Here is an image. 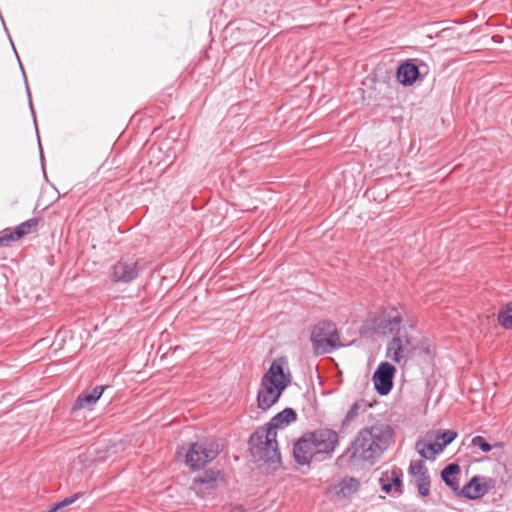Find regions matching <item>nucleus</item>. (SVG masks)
Listing matches in <instances>:
<instances>
[{
    "label": "nucleus",
    "mask_w": 512,
    "mask_h": 512,
    "mask_svg": "<svg viewBox=\"0 0 512 512\" xmlns=\"http://www.w3.org/2000/svg\"><path fill=\"white\" fill-rule=\"evenodd\" d=\"M394 429L387 423L361 428L345 450L335 459L341 470L359 472L375 465L393 443Z\"/></svg>",
    "instance_id": "f257e3e1"
},
{
    "label": "nucleus",
    "mask_w": 512,
    "mask_h": 512,
    "mask_svg": "<svg viewBox=\"0 0 512 512\" xmlns=\"http://www.w3.org/2000/svg\"><path fill=\"white\" fill-rule=\"evenodd\" d=\"M296 420L295 409L286 407L267 423L257 427L247 441L248 450L254 462L263 461L270 471H278L282 467V460L277 441V430L289 426Z\"/></svg>",
    "instance_id": "f03ea898"
},
{
    "label": "nucleus",
    "mask_w": 512,
    "mask_h": 512,
    "mask_svg": "<svg viewBox=\"0 0 512 512\" xmlns=\"http://www.w3.org/2000/svg\"><path fill=\"white\" fill-rule=\"evenodd\" d=\"M291 382L292 375L287 357H277L261 378L256 396L257 407L263 412L269 410L279 401Z\"/></svg>",
    "instance_id": "7ed1b4c3"
},
{
    "label": "nucleus",
    "mask_w": 512,
    "mask_h": 512,
    "mask_svg": "<svg viewBox=\"0 0 512 512\" xmlns=\"http://www.w3.org/2000/svg\"><path fill=\"white\" fill-rule=\"evenodd\" d=\"M221 453L220 445L214 439L204 438L188 444L185 464L193 472L202 470Z\"/></svg>",
    "instance_id": "20e7f679"
},
{
    "label": "nucleus",
    "mask_w": 512,
    "mask_h": 512,
    "mask_svg": "<svg viewBox=\"0 0 512 512\" xmlns=\"http://www.w3.org/2000/svg\"><path fill=\"white\" fill-rule=\"evenodd\" d=\"M310 340L316 355L330 353L342 346L337 329L330 321L318 322L311 331Z\"/></svg>",
    "instance_id": "39448f33"
},
{
    "label": "nucleus",
    "mask_w": 512,
    "mask_h": 512,
    "mask_svg": "<svg viewBox=\"0 0 512 512\" xmlns=\"http://www.w3.org/2000/svg\"><path fill=\"white\" fill-rule=\"evenodd\" d=\"M429 73L428 65L420 59L408 58L399 63L396 68V79L404 87H411L423 80Z\"/></svg>",
    "instance_id": "423d86ee"
},
{
    "label": "nucleus",
    "mask_w": 512,
    "mask_h": 512,
    "mask_svg": "<svg viewBox=\"0 0 512 512\" xmlns=\"http://www.w3.org/2000/svg\"><path fill=\"white\" fill-rule=\"evenodd\" d=\"M322 459L332 457L339 446V433L331 428H317L307 432Z\"/></svg>",
    "instance_id": "0eeeda50"
},
{
    "label": "nucleus",
    "mask_w": 512,
    "mask_h": 512,
    "mask_svg": "<svg viewBox=\"0 0 512 512\" xmlns=\"http://www.w3.org/2000/svg\"><path fill=\"white\" fill-rule=\"evenodd\" d=\"M412 338L404 331L403 334L394 335L386 347V358L398 365H404L407 358L415 351Z\"/></svg>",
    "instance_id": "6e6552de"
},
{
    "label": "nucleus",
    "mask_w": 512,
    "mask_h": 512,
    "mask_svg": "<svg viewBox=\"0 0 512 512\" xmlns=\"http://www.w3.org/2000/svg\"><path fill=\"white\" fill-rule=\"evenodd\" d=\"M496 480L489 476H472L459 491V498L475 501L483 498L490 490L494 489Z\"/></svg>",
    "instance_id": "1a4fd4ad"
},
{
    "label": "nucleus",
    "mask_w": 512,
    "mask_h": 512,
    "mask_svg": "<svg viewBox=\"0 0 512 512\" xmlns=\"http://www.w3.org/2000/svg\"><path fill=\"white\" fill-rule=\"evenodd\" d=\"M396 371V367L387 361L378 364L372 375L374 390L377 394L386 396L391 392Z\"/></svg>",
    "instance_id": "9d476101"
},
{
    "label": "nucleus",
    "mask_w": 512,
    "mask_h": 512,
    "mask_svg": "<svg viewBox=\"0 0 512 512\" xmlns=\"http://www.w3.org/2000/svg\"><path fill=\"white\" fill-rule=\"evenodd\" d=\"M317 456L320 455L307 432L295 440L293 444V458L298 465L309 466Z\"/></svg>",
    "instance_id": "9b49d317"
},
{
    "label": "nucleus",
    "mask_w": 512,
    "mask_h": 512,
    "mask_svg": "<svg viewBox=\"0 0 512 512\" xmlns=\"http://www.w3.org/2000/svg\"><path fill=\"white\" fill-rule=\"evenodd\" d=\"M381 490L391 495L395 493L397 496L403 494V471L397 466H393L390 470L383 471L379 477Z\"/></svg>",
    "instance_id": "f8f14e48"
},
{
    "label": "nucleus",
    "mask_w": 512,
    "mask_h": 512,
    "mask_svg": "<svg viewBox=\"0 0 512 512\" xmlns=\"http://www.w3.org/2000/svg\"><path fill=\"white\" fill-rule=\"evenodd\" d=\"M401 322L402 317L399 314L394 316L384 314L372 320V328L378 335L387 336L393 334L395 331L400 333Z\"/></svg>",
    "instance_id": "ddd939ff"
},
{
    "label": "nucleus",
    "mask_w": 512,
    "mask_h": 512,
    "mask_svg": "<svg viewBox=\"0 0 512 512\" xmlns=\"http://www.w3.org/2000/svg\"><path fill=\"white\" fill-rule=\"evenodd\" d=\"M223 480L221 470L217 468H209L203 470L199 475L193 478L192 486L194 489L205 486L207 490H216L218 487V480Z\"/></svg>",
    "instance_id": "4468645a"
},
{
    "label": "nucleus",
    "mask_w": 512,
    "mask_h": 512,
    "mask_svg": "<svg viewBox=\"0 0 512 512\" xmlns=\"http://www.w3.org/2000/svg\"><path fill=\"white\" fill-rule=\"evenodd\" d=\"M460 472L461 469L457 463H449L440 472L441 480L457 497H459V491H461L457 478Z\"/></svg>",
    "instance_id": "2eb2a0df"
},
{
    "label": "nucleus",
    "mask_w": 512,
    "mask_h": 512,
    "mask_svg": "<svg viewBox=\"0 0 512 512\" xmlns=\"http://www.w3.org/2000/svg\"><path fill=\"white\" fill-rule=\"evenodd\" d=\"M332 489L335 494L341 498L350 499L359 491L360 481L355 477L346 476L342 478L337 484L333 485Z\"/></svg>",
    "instance_id": "dca6fc26"
},
{
    "label": "nucleus",
    "mask_w": 512,
    "mask_h": 512,
    "mask_svg": "<svg viewBox=\"0 0 512 512\" xmlns=\"http://www.w3.org/2000/svg\"><path fill=\"white\" fill-rule=\"evenodd\" d=\"M106 386H96L92 390L84 391L82 392L76 399L73 410H78L82 408H89L91 409L94 404L99 400V398L102 396Z\"/></svg>",
    "instance_id": "f3484780"
},
{
    "label": "nucleus",
    "mask_w": 512,
    "mask_h": 512,
    "mask_svg": "<svg viewBox=\"0 0 512 512\" xmlns=\"http://www.w3.org/2000/svg\"><path fill=\"white\" fill-rule=\"evenodd\" d=\"M40 219L38 217L30 218L18 226H16L13 230L6 232L10 243L20 240L26 235H29L32 232L37 230Z\"/></svg>",
    "instance_id": "a211bd4d"
},
{
    "label": "nucleus",
    "mask_w": 512,
    "mask_h": 512,
    "mask_svg": "<svg viewBox=\"0 0 512 512\" xmlns=\"http://www.w3.org/2000/svg\"><path fill=\"white\" fill-rule=\"evenodd\" d=\"M415 449L420 457L425 460H433L437 455L443 452L435 439L433 441L419 439L415 443Z\"/></svg>",
    "instance_id": "6ab92c4d"
},
{
    "label": "nucleus",
    "mask_w": 512,
    "mask_h": 512,
    "mask_svg": "<svg viewBox=\"0 0 512 512\" xmlns=\"http://www.w3.org/2000/svg\"><path fill=\"white\" fill-rule=\"evenodd\" d=\"M151 117H144L143 113L136 112L130 117V125L137 124L138 125V134H143V136L148 135L153 127L150 125Z\"/></svg>",
    "instance_id": "aec40b11"
},
{
    "label": "nucleus",
    "mask_w": 512,
    "mask_h": 512,
    "mask_svg": "<svg viewBox=\"0 0 512 512\" xmlns=\"http://www.w3.org/2000/svg\"><path fill=\"white\" fill-rule=\"evenodd\" d=\"M457 436L458 432L453 429H439L436 431L434 439L444 451L445 448L457 438Z\"/></svg>",
    "instance_id": "412c9836"
},
{
    "label": "nucleus",
    "mask_w": 512,
    "mask_h": 512,
    "mask_svg": "<svg viewBox=\"0 0 512 512\" xmlns=\"http://www.w3.org/2000/svg\"><path fill=\"white\" fill-rule=\"evenodd\" d=\"M497 321L502 328L512 329V302H508L498 311Z\"/></svg>",
    "instance_id": "4be33fe9"
},
{
    "label": "nucleus",
    "mask_w": 512,
    "mask_h": 512,
    "mask_svg": "<svg viewBox=\"0 0 512 512\" xmlns=\"http://www.w3.org/2000/svg\"><path fill=\"white\" fill-rule=\"evenodd\" d=\"M111 278L114 282H128V264L127 262L119 261L113 266Z\"/></svg>",
    "instance_id": "5701e85b"
},
{
    "label": "nucleus",
    "mask_w": 512,
    "mask_h": 512,
    "mask_svg": "<svg viewBox=\"0 0 512 512\" xmlns=\"http://www.w3.org/2000/svg\"><path fill=\"white\" fill-rule=\"evenodd\" d=\"M471 446L478 447L484 453H489L493 448H502L503 444L501 442H496L491 445L483 436L477 435L471 439Z\"/></svg>",
    "instance_id": "b1692460"
},
{
    "label": "nucleus",
    "mask_w": 512,
    "mask_h": 512,
    "mask_svg": "<svg viewBox=\"0 0 512 512\" xmlns=\"http://www.w3.org/2000/svg\"><path fill=\"white\" fill-rule=\"evenodd\" d=\"M364 404H365V400L361 399V400L355 401L351 405V407L347 411L344 419L341 422V428H343V429L346 428L349 425V423L351 421H353L358 416L359 409L361 408V405H364Z\"/></svg>",
    "instance_id": "393cba45"
},
{
    "label": "nucleus",
    "mask_w": 512,
    "mask_h": 512,
    "mask_svg": "<svg viewBox=\"0 0 512 512\" xmlns=\"http://www.w3.org/2000/svg\"><path fill=\"white\" fill-rule=\"evenodd\" d=\"M426 472H428V469L423 460H416V461L410 462L409 467H408V473L411 476L414 477L416 475H420V474L426 473Z\"/></svg>",
    "instance_id": "a878e982"
},
{
    "label": "nucleus",
    "mask_w": 512,
    "mask_h": 512,
    "mask_svg": "<svg viewBox=\"0 0 512 512\" xmlns=\"http://www.w3.org/2000/svg\"><path fill=\"white\" fill-rule=\"evenodd\" d=\"M82 496L81 493H75L69 497H66L65 499L57 502V503H54L51 507L54 509L55 512L65 508V507H68L69 505L73 504L74 502H76L80 497Z\"/></svg>",
    "instance_id": "bb28decb"
},
{
    "label": "nucleus",
    "mask_w": 512,
    "mask_h": 512,
    "mask_svg": "<svg viewBox=\"0 0 512 512\" xmlns=\"http://www.w3.org/2000/svg\"><path fill=\"white\" fill-rule=\"evenodd\" d=\"M144 265L145 264L142 265L138 260L133 265H130V282L140 275L144 269Z\"/></svg>",
    "instance_id": "cd10ccee"
},
{
    "label": "nucleus",
    "mask_w": 512,
    "mask_h": 512,
    "mask_svg": "<svg viewBox=\"0 0 512 512\" xmlns=\"http://www.w3.org/2000/svg\"><path fill=\"white\" fill-rule=\"evenodd\" d=\"M431 483H416L417 491L420 497L426 498L430 495Z\"/></svg>",
    "instance_id": "c85d7f7f"
},
{
    "label": "nucleus",
    "mask_w": 512,
    "mask_h": 512,
    "mask_svg": "<svg viewBox=\"0 0 512 512\" xmlns=\"http://www.w3.org/2000/svg\"><path fill=\"white\" fill-rule=\"evenodd\" d=\"M414 477L416 478L415 484L416 483H431L429 471L426 473H422L420 475H416Z\"/></svg>",
    "instance_id": "c756f323"
},
{
    "label": "nucleus",
    "mask_w": 512,
    "mask_h": 512,
    "mask_svg": "<svg viewBox=\"0 0 512 512\" xmlns=\"http://www.w3.org/2000/svg\"><path fill=\"white\" fill-rule=\"evenodd\" d=\"M10 244V240L6 234V232L0 236V247H3V246H9Z\"/></svg>",
    "instance_id": "7c9ffc66"
},
{
    "label": "nucleus",
    "mask_w": 512,
    "mask_h": 512,
    "mask_svg": "<svg viewBox=\"0 0 512 512\" xmlns=\"http://www.w3.org/2000/svg\"><path fill=\"white\" fill-rule=\"evenodd\" d=\"M136 298L139 299L140 298V294H137ZM137 303H138V300L134 301L133 305L136 306ZM139 304L141 305V310H146L148 308L147 303L144 302L143 299L139 300Z\"/></svg>",
    "instance_id": "2f4dec72"
},
{
    "label": "nucleus",
    "mask_w": 512,
    "mask_h": 512,
    "mask_svg": "<svg viewBox=\"0 0 512 512\" xmlns=\"http://www.w3.org/2000/svg\"><path fill=\"white\" fill-rule=\"evenodd\" d=\"M492 40L494 43H502L503 42V38L501 36H498V35H494L492 37Z\"/></svg>",
    "instance_id": "473e14b6"
},
{
    "label": "nucleus",
    "mask_w": 512,
    "mask_h": 512,
    "mask_svg": "<svg viewBox=\"0 0 512 512\" xmlns=\"http://www.w3.org/2000/svg\"><path fill=\"white\" fill-rule=\"evenodd\" d=\"M423 352L425 354L429 355V357H432V351H431L430 347L424 348Z\"/></svg>",
    "instance_id": "72a5a7b5"
},
{
    "label": "nucleus",
    "mask_w": 512,
    "mask_h": 512,
    "mask_svg": "<svg viewBox=\"0 0 512 512\" xmlns=\"http://www.w3.org/2000/svg\"><path fill=\"white\" fill-rule=\"evenodd\" d=\"M29 104H30V108H31V110H32V113L34 114V110H33V105H32V101H31V99L29 100Z\"/></svg>",
    "instance_id": "f704fd0d"
},
{
    "label": "nucleus",
    "mask_w": 512,
    "mask_h": 512,
    "mask_svg": "<svg viewBox=\"0 0 512 512\" xmlns=\"http://www.w3.org/2000/svg\"><path fill=\"white\" fill-rule=\"evenodd\" d=\"M150 153H154V149L152 147H150L148 150V154H150Z\"/></svg>",
    "instance_id": "c9c22d12"
},
{
    "label": "nucleus",
    "mask_w": 512,
    "mask_h": 512,
    "mask_svg": "<svg viewBox=\"0 0 512 512\" xmlns=\"http://www.w3.org/2000/svg\"><path fill=\"white\" fill-rule=\"evenodd\" d=\"M239 512H247V510H245L244 508L242 507H239Z\"/></svg>",
    "instance_id": "e433bc0d"
},
{
    "label": "nucleus",
    "mask_w": 512,
    "mask_h": 512,
    "mask_svg": "<svg viewBox=\"0 0 512 512\" xmlns=\"http://www.w3.org/2000/svg\"><path fill=\"white\" fill-rule=\"evenodd\" d=\"M26 88H27V93H28V95L30 96V90H29V87H28V85H27V84H26Z\"/></svg>",
    "instance_id": "4c0bfd02"
},
{
    "label": "nucleus",
    "mask_w": 512,
    "mask_h": 512,
    "mask_svg": "<svg viewBox=\"0 0 512 512\" xmlns=\"http://www.w3.org/2000/svg\"><path fill=\"white\" fill-rule=\"evenodd\" d=\"M20 69H22L23 75L25 76V72H24L23 66L21 64H20Z\"/></svg>",
    "instance_id": "58836bf2"
},
{
    "label": "nucleus",
    "mask_w": 512,
    "mask_h": 512,
    "mask_svg": "<svg viewBox=\"0 0 512 512\" xmlns=\"http://www.w3.org/2000/svg\"><path fill=\"white\" fill-rule=\"evenodd\" d=\"M145 168V165L143 164L141 167H140V172H142V170Z\"/></svg>",
    "instance_id": "ea45409f"
}]
</instances>
